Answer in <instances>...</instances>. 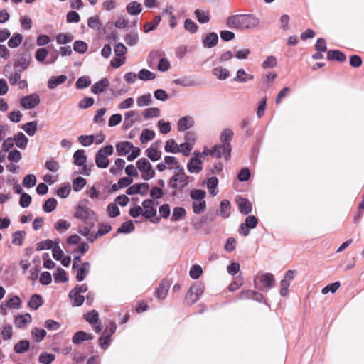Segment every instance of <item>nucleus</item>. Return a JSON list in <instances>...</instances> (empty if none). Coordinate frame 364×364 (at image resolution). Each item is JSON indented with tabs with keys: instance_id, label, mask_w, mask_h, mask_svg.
<instances>
[{
	"instance_id": "f257e3e1",
	"label": "nucleus",
	"mask_w": 364,
	"mask_h": 364,
	"mask_svg": "<svg viewBox=\"0 0 364 364\" xmlns=\"http://www.w3.org/2000/svg\"><path fill=\"white\" fill-rule=\"evenodd\" d=\"M74 217L83 222V225L78 226V232L85 237H87L95 226L97 220V216L95 213L85 205H79L76 208Z\"/></svg>"
},
{
	"instance_id": "f03ea898",
	"label": "nucleus",
	"mask_w": 364,
	"mask_h": 364,
	"mask_svg": "<svg viewBox=\"0 0 364 364\" xmlns=\"http://www.w3.org/2000/svg\"><path fill=\"white\" fill-rule=\"evenodd\" d=\"M259 19L253 14H235L226 20L227 26L232 29L249 30L258 26Z\"/></svg>"
},
{
	"instance_id": "7ed1b4c3",
	"label": "nucleus",
	"mask_w": 364,
	"mask_h": 364,
	"mask_svg": "<svg viewBox=\"0 0 364 364\" xmlns=\"http://www.w3.org/2000/svg\"><path fill=\"white\" fill-rule=\"evenodd\" d=\"M158 202H155L153 199H146L142 202V215L146 218L151 220L153 223H158L161 218L156 217L157 213L156 205Z\"/></svg>"
},
{
	"instance_id": "20e7f679",
	"label": "nucleus",
	"mask_w": 364,
	"mask_h": 364,
	"mask_svg": "<svg viewBox=\"0 0 364 364\" xmlns=\"http://www.w3.org/2000/svg\"><path fill=\"white\" fill-rule=\"evenodd\" d=\"M114 152L112 145H107L100 149L95 154V164L100 168H106L109 164L108 156H111Z\"/></svg>"
},
{
	"instance_id": "39448f33",
	"label": "nucleus",
	"mask_w": 364,
	"mask_h": 364,
	"mask_svg": "<svg viewBox=\"0 0 364 364\" xmlns=\"http://www.w3.org/2000/svg\"><path fill=\"white\" fill-rule=\"evenodd\" d=\"M194 157H192L187 164V169L191 173H198L203 170L202 160L208 156L205 151L203 152H195Z\"/></svg>"
},
{
	"instance_id": "423d86ee",
	"label": "nucleus",
	"mask_w": 364,
	"mask_h": 364,
	"mask_svg": "<svg viewBox=\"0 0 364 364\" xmlns=\"http://www.w3.org/2000/svg\"><path fill=\"white\" fill-rule=\"evenodd\" d=\"M203 291L204 285L198 282L195 283L190 287L189 290L186 293L185 296L186 301L190 305L194 304L198 300Z\"/></svg>"
},
{
	"instance_id": "0eeeda50",
	"label": "nucleus",
	"mask_w": 364,
	"mask_h": 364,
	"mask_svg": "<svg viewBox=\"0 0 364 364\" xmlns=\"http://www.w3.org/2000/svg\"><path fill=\"white\" fill-rule=\"evenodd\" d=\"M138 169L141 172L144 180L148 181L155 176V171L152 168L150 162L146 158H141L136 162Z\"/></svg>"
},
{
	"instance_id": "6e6552de",
	"label": "nucleus",
	"mask_w": 364,
	"mask_h": 364,
	"mask_svg": "<svg viewBox=\"0 0 364 364\" xmlns=\"http://www.w3.org/2000/svg\"><path fill=\"white\" fill-rule=\"evenodd\" d=\"M227 149L224 145L216 144L210 150L205 149L204 151L212 157L218 159L223 156L225 159L228 161L230 159L232 150L229 149L228 151Z\"/></svg>"
},
{
	"instance_id": "1a4fd4ad",
	"label": "nucleus",
	"mask_w": 364,
	"mask_h": 364,
	"mask_svg": "<svg viewBox=\"0 0 364 364\" xmlns=\"http://www.w3.org/2000/svg\"><path fill=\"white\" fill-rule=\"evenodd\" d=\"M258 224V219L254 215H249L245 223H241L238 230L240 235L246 237L250 234V229L255 228Z\"/></svg>"
},
{
	"instance_id": "9d476101",
	"label": "nucleus",
	"mask_w": 364,
	"mask_h": 364,
	"mask_svg": "<svg viewBox=\"0 0 364 364\" xmlns=\"http://www.w3.org/2000/svg\"><path fill=\"white\" fill-rule=\"evenodd\" d=\"M189 183V177L186 175L173 174L168 181V186L171 188H184Z\"/></svg>"
},
{
	"instance_id": "9b49d317",
	"label": "nucleus",
	"mask_w": 364,
	"mask_h": 364,
	"mask_svg": "<svg viewBox=\"0 0 364 364\" xmlns=\"http://www.w3.org/2000/svg\"><path fill=\"white\" fill-rule=\"evenodd\" d=\"M40 103V97L36 94H31L21 98V105L25 109H31Z\"/></svg>"
},
{
	"instance_id": "f8f14e48",
	"label": "nucleus",
	"mask_w": 364,
	"mask_h": 364,
	"mask_svg": "<svg viewBox=\"0 0 364 364\" xmlns=\"http://www.w3.org/2000/svg\"><path fill=\"white\" fill-rule=\"evenodd\" d=\"M111 230H112V227L109 224L100 223L98 231L96 233H95V232H92V230H91L90 232V234L86 237L87 240L90 242H93L98 237L107 234Z\"/></svg>"
},
{
	"instance_id": "ddd939ff",
	"label": "nucleus",
	"mask_w": 364,
	"mask_h": 364,
	"mask_svg": "<svg viewBox=\"0 0 364 364\" xmlns=\"http://www.w3.org/2000/svg\"><path fill=\"white\" fill-rule=\"evenodd\" d=\"M194 119L193 117L186 115L181 117L177 123V129L178 132L186 131L194 126Z\"/></svg>"
},
{
	"instance_id": "4468645a",
	"label": "nucleus",
	"mask_w": 364,
	"mask_h": 364,
	"mask_svg": "<svg viewBox=\"0 0 364 364\" xmlns=\"http://www.w3.org/2000/svg\"><path fill=\"white\" fill-rule=\"evenodd\" d=\"M218 42V36L215 32L208 33L202 41L205 48H212L215 47Z\"/></svg>"
},
{
	"instance_id": "2eb2a0df",
	"label": "nucleus",
	"mask_w": 364,
	"mask_h": 364,
	"mask_svg": "<svg viewBox=\"0 0 364 364\" xmlns=\"http://www.w3.org/2000/svg\"><path fill=\"white\" fill-rule=\"evenodd\" d=\"M232 136L233 132L230 129H225L220 136V144L227 147L228 151L229 149L232 150L230 141H232Z\"/></svg>"
},
{
	"instance_id": "dca6fc26",
	"label": "nucleus",
	"mask_w": 364,
	"mask_h": 364,
	"mask_svg": "<svg viewBox=\"0 0 364 364\" xmlns=\"http://www.w3.org/2000/svg\"><path fill=\"white\" fill-rule=\"evenodd\" d=\"M240 212L243 215H248L252 210V205L250 201L245 198H240L237 200Z\"/></svg>"
},
{
	"instance_id": "f3484780",
	"label": "nucleus",
	"mask_w": 364,
	"mask_h": 364,
	"mask_svg": "<svg viewBox=\"0 0 364 364\" xmlns=\"http://www.w3.org/2000/svg\"><path fill=\"white\" fill-rule=\"evenodd\" d=\"M109 82L107 78H102L98 82L93 84L91 87V91L95 95H99L103 92L109 86Z\"/></svg>"
},
{
	"instance_id": "a211bd4d",
	"label": "nucleus",
	"mask_w": 364,
	"mask_h": 364,
	"mask_svg": "<svg viewBox=\"0 0 364 364\" xmlns=\"http://www.w3.org/2000/svg\"><path fill=\"white\" fill-rule=\"evenodd\" d=\"M75 269L77 270L76 279L78 282H82L89 274L90 270V264L88 262H86L82 263L81 266L80 265L79 267Z\"/></svg>"
},
{
	"instance_id": "6ab92c4d",
	"label": "nucleus",
	"mask_w": 364,
	"mask_h": 364,
	"mask_svg": "<svg viewBox=\"0 0 364 364\" xmlns=\"http://www.w3.org/2000/svg\"><path fill=\"white\" fill-rule=\"evenodd\" d=\"M254 79V75L247 73L243 68H240L237 71L233 80L240 83H246L247 82Z\"/></svg>"
},
{
	"instance_id": "aec40b11",
	"label": "nucleus",
	"mask_w": 364,
	"mask_h": 364,
	"mask_svg": "<svg viewBox=\"0 0 364 364\" xmlns=\"http://www.w3.org/2000/svg\"><path fill=\"white\" fill-rule=\"evenodd\" d=\"M67 80L65 75L53 76L48 81V87L50 90L55 89L57 86L63 84Z\"/></svg>"
},
{
	"instance_id": "412c9836",
	"label": "nucleus",
	"mask_w": 364,
	"mask_h": 364,
	"mask_svg": "<svg viewBox=\"0 0 364 364\" xmlns=\"http://www.w3.org/2000/svg\"><path fill=\"white\" fill-rule=\"evenodd\" d=\"M87 161V156L85 154V150L78 149L73 154V163L75 166H81L85 165Z\"/></svg>"
},
{
	"instance_id": "4be33fe9",
	"label": "nucleus",
	"mask_w": 364,
	"mask_h": 364,
	"mask_svg": "<svg viewBox=\"0 0 364 364\" xmlns=\"http://www.w3.org/2000/svg\"><path fill=\"white\" fill-rule=\"evenodd\" d=\"M92 335L89 334L83 331H80L73 335L72 341L75 344H80L82 341L92 340Z\"/></svg>"
},
{
	"instance_id": "5701e85b",
	"label": "nucleus",
	"mask_w": 364,
	"mask_h": 364,
	"mask_svg": "<svg viewBox=\"0 0 364 364\" xmlns=\"http://www.w3.org/2000/svg\"><path fill=\"white\" fill-rule=\"evenodd\" d=\"M134 149L133 144L129 141H123L116 145V150L119 155L124 156L127 154Z\"/></svg>"
},
{
	"instance_id": "b1692460",
	"label": "nucleus",
	"mask_w": 364,
	"mask_h": 364,
	"mask_svg": "<svg viewBox=\"0 0 364 364\" xmlns=\"http://www.w3.org/2000/svg\"><path fill=\"white\" fill-rule=\"evenodd\" d=\"M31 322V316L29 314L18 315L14 318V323L19 328H23L27 323Z\"/></svg>"
},
{
	"instance_id": "393cba45",
	"label": "nucleus",
	"mask_w": 364,
	"mask_h": 364,
	"mask_svg": "<svg viewBox=\"0 0 364 364\" xmlns=\"http://www.w3.org/2000/svg\"><path fill=\"white\" fill-rule=\"evenodd\" d=\"M328 60H336L340 63L346 61V55L338 50H329L327 54Z\"/></svg>"
},
{
	"instance_id": "a878e982",
	"label": "nucleus",
	"mask_w": 364,
	"mask_h": 364,
	"mask_svg": "<svg viewBox=\"0 0 364 364\" xmlns=\"http://www.w3.org/2000/svg\"><path fill=\"white\" fill-rule=\"evenodd\" d=\"M169 289V283L166 281H161L159 284V287L156 289V296L159 299H164L166 298L167 293Z\"/></svg>"
},
{
	"instance_id": "bb28decb",
	"label": "nucleus",
	"mask_w": 364,
	"mask_h": 364,
	"mask_svg": "<svg viewBox=\"0 0 364 364\" xmlns=\"http://www.w3.org/2000/svg\"><path fill=\"white\" fill-rule=\"evenodd\" d=\"M13 139L18 148L21 149L26 148L28 139L23 132H18L14 136Z\"/></svg>"
},
{
	"instance_id": "cd10ccee",
	"label": "nucleus",
	"mask_w": 364,
	"mask_h": 364,
	"mask_svg": "<svg viewBox=\"0 0 364 364\" xmlns=\"http://www.w3.org/2000/svg\"><path fill=\"white\" fill-rule=\"evenodd\" d=\"M260 282L264 285V287L270 289L274 286V277L271 273L263 274L260 277Z\"/></svg>"
},
{
	"instance_id": "c85d7f7f",
	"label": "nucleus",
	"mask_w": 364,
	"mask_h": 364,
	"mask_svg": "<svg viewBox=\"0 0 364 364\" xmlns=\"http://www.w3.org/2000/svg\"><path fill=\"white\" fill-rule=\"evenodd\" d=\"M213 75L219 80H225L230 75V72L228 69L223 67H216L212 70Z\"/></svg>"
},
{
	"instance_id": "c756f323",
	"label": "nucleus",
	"mask_w": 364,
	"mask_h": 364,
	"mask_svg": "<svg viewBox=\"0 0 364 364\" xmlns=\"http://www.w3.org/2000/svg\"><path fill=\"white\" fill-rule=\"evenodd\" d=\"M194 14L197 20L200 23H208L210 19V16L208 11L196 9Z\"/></svg>"
},
{
	"instance_id": "7c9ffc66",
	"label": "nucleus",
	"mask_w": 364,
	"mask_h": 364,
	"mask_svg": "<svg viewBox=\"0 0 364 364\" xmlns=\"http://www.w3.org/2000/svg\"><path fill=\"white\" fill-rule=\"evenodd\" d=\"M175 85L183 87H193L198 85L195 80H191L187 77L176 79L173 81Z\"/></svg>"
},
{
	"instance_id": "2f4dec72",
	"label": "nucleus",
	"mask_w": 364,
	"mask_h": 364,
	"mask_svg": "<svg viewBox=\"0 0 364 364\" xmlns=\"http://www.w3.org/2000/svg\"><path fill=\"white\" fill-rule=\"evenodd\" d=\"M31 57L28 55H23L19 56L14 63L15 67H21L22 70H26L30 64Z\"/></svg>"
},
{
	"instance_id": "473e14b6",
	"label": "nucleus",
	"mask_w": 364,
	"mask_h": 364,
	"mask_svg": "<svg viewBox=\"0 0 364 364\" xmlns=\"http://www.w3.org/2000/svg\"><path fill=\"white\" fill-rule=\"evenodd\" d=\"M30 343L27 340H21L14 345V350L17 353H23L29 349Z\"/></svg>"
},
{
	"instance_id": "72a5a7b5",
	"label": "nucleus",
	"mask_w": 364,
	"mask_h": 364,
	"mask_svg": "<svg viewBox=\"0 0 364 364\" xmlns=\"http://www.w3.org/2000/svg\"><path fill=\"white\" fill-rule=\"evenodd\" d=\"M230 203L228 200H223L220 204V215L227 218L230 216Z\"/></svg>"
},
{
	"instance_id": "f704fd0d",
	"label": "nucleus",
	"mask_w": 364,
	"mask_h": 364,
	"mask_svg": "<svg viewBox=\"0 0 364 364\" xmlns=\"http://www.w3.org/2000/svg\"><path fill=\"white\" fill-rule=\"evenodd\" d=\"M54 280L56 283L60 282H66L68 280V278L67 277L66 272L62 269L58 267L55 272L53 274Z\"/></svg>"
},
{
	"instance_id": "c9c22d12",
	"label": "nucleus",
	"mask_w": 364,
	"mask_h": 364,
	"mask_svg": "<svg viewBox=\"0 0 364 364\" xmlns=\"http://www.w3.org/2000/svg\"><path fill=\"white\" fill-rule=\"evenodd\" d=\"M141 10V5L136 1H132L127 6V11L130 15H137Z\"/></svg>"
},
{
	"instance_id": "e433bc0d",
	"label": "nucleus",
	"mask_w": 364,
	"mask_h": 364,
	"mask_svg": "<svg viewBox=\"0 0 364 364\" xmlns=\"http://www.w3.org/2000/svg\"><path fill=\"white\" fill-rule=\"evenodd\" d=\"M43 304V299L41 295L33 294L28 302L30 308L36 310Z\"/></svg>"
},
{
	"instance_id": "4c0bfd02",
	"label": "nucleus",
	"mask_w": 364,
	"mask_h": 364,
	"mask_svg": "<svg viewBox=\"0 0 364 364\" xmlns=\"http://www.w3.org/2000/svg\"><path fill=\"white\" fill-rule=\"evenodd\" d=\"M155 137V132L153 130L144 129L142 130L140 141L142 144H146L148 141L152 140Z\"/></svg>"
},
{
	"instance_id": "58836bf2",
	"label": "nucleus",
	"mask_w": 364,
	"mask_h": 364,
	"mask_svg": "<svg viewBox=\"0 0 364 364\" xmlns=\"http://www.w3.org/2000/svg\"><path fill=\"white\" fill-rule=\"evenodd\" d=\"M37 122L32 121L23 124L21 128L23 129L29 136H33L37 130Z\"/></svg>"
},
{
	"instance_id": "ea45409f",
	"label": "nucleus",
	"mask_w": 364,
	"mask_h": 364,
	"mask_svg": "<svg viewBox=\"0 0 364 364\" xmlns=\"http://www.w3.org/2000/svg\"><path fill=\"white\" fill-rule=\"evenodd\" d=\"M134 230V225L132 223V221L129 220V221H126V222H124L120 228H119L117 229V233H130L132 232H133Z\"/></svg>"
},
{
	"instance_id": "a19ab883",
	"label": "nucleus",
	"mask_w": 364,
	"mask_h": 364,
	"mask_svg": "<svg viewBox=\"0 0 364 364\" xmlns=\"http://www.w3.org/2000/svg\"><path fill=\"white\" fill-rule=\"evenodd\" d=\"M164 150L166 152L176 154L179 152V146H178L174 139H169L166 143Z\"/></svg>"
},
{
	"instance_id": "79ce46f5",
	"label": "nucleus",
	"mask_w": 364,
	"mask_h": 364,
	"mask_svg": "<svg viewBox=\"0 0 364 364\" xmlns=\"http://www.w3.org/2000/svg\"><path fill=\"white\" fill-rule=\"evenodd\" d=\"M138 77L141 80L146 81L155 79L156 75L149 70L143 68L139 72Z\"/></svg>"
},
{
	"instance_id": "37998d69",
	"label": "nucleus",
	"mask_w": 364,
	"mask_h": 364,
	"mask_svg": "<svg viewBox=\"0 0 364 364\" xmlns=\"http://www.w3.org/2000/svg\"><path fill=\"white\" fill-rule=\"evenodd\" d=\"M23 36L20 33H15L8 41L9 47L11 48H17L22 42Z\"/></svg>"
},
{
	"instance_id": "c03bdc74",
	"label": "nucleus",
	"mask_w": 364,
	"mask_h": 364,
	"mask_svg": "<svg viewBox=\"0 0 364 364\" xmlns=\"http://www.w3.org/2000/svg\"><path fill=\"white\" fill-rule=\"evenodd\" d=\"M206 202L204 200H195L193 203V210L196 214H200L205 211Z\"/></svg>"
},
{
	"instance_id": "a18cd8bd",
	"label": "nucleus",
	"mask_w": 364,
	"mask_h": 364,
	"mask_svg": "<svg viewBox=\"0 0 364 364\" xmlns=\"http://www.w3.org/2000/svg\"><path fill=\"white\" fill-rule=\"evenodd\" d=\"M57 200L54 198H48L47 200H46L43 208V210L46 213H50L53 211L57 206Z\"/></svg>"
},
{
	"instance_id": "49530a36",
	"label": "nucleus",
	"mask_w": 364,
	"mask_h": 364,
	"mask_svg": "<svg viewBox=\"0 0 364 364\" xmlns=\"http://www.w3.org/2000/svg\"><path fill=\"white\" fill-rule=\"evenodd\" d=\"M91 84V80L89 76H82L77 79L75 86L77 89H84L89 87Z\"/></svg>"
},
{
	"instance_id": "de8ad7c7",
	"label": "nucleus",
	"mask_w": 364,
	"mask_h": 364,
	"mask_svg": "<svg viewBox=\"0 0 364 364\" xmlns=\"http://www.w3.org/2000/svg\"><path fill=\"white\" fill-rule=\"evenodd\" d=\"M26 232L24 231H16L12 235V243L15 245H21L23 244Z\"/></svg>"
},
{
	"instance_id": "09e8293b",
	"label": "nucleus",
	"mask_w": 364,
	"mask_h": 364,
	"mask_svg": "<svg viewBox=\"0 0 364 364\" xmlns=\"http://www.w3.org/2000/svg\"><path fill=\"white\" fill-rule=\"evenodd\" d=\"M73 39V36L70 33H59L56 36V41L58 44H66L70 43Z\"/></svg>"
},
{
	"instance_id": "8fccbe9b",
	"label": "nucleus",
	"mask_w": 364,
	"mask_h": 364,
	"mask_svg": "<svg viewBox=\"0 0 364 364\" xmlns=\"http://www.w3.org/2000/svg\"><path fill=\"white\" fill-rule=\"evenodd\" d=\"M186 210L182 207H176L173 208L171 216L172 221H177L186 216Z\"/></svg>"
},
{
	"instance_id": "3c124183",
	"label": "nucleus",
	"mask_w": 364,
	"mask_h": 364,
	"mask_svg": "<svg viewBox=\"0 0 364 364\" xmlns=\"http://www.w3.org/2000/svg\"><path fill=\"white\" fill-rule=\"evenodd\" d=\"M143 115L145 119L157 117L160 115V109L156 107H150L144 110Z\"/></svg>"
},
{
	"instance_id": "603ef678",
	"label": "nucleus",
	"mask_w": 364,
	"mask_h": 364,
	"mask_svg": "<svg viewBox=\"0 0 364 364\" xmlns=\"http://www.w3.org/2000/svg\"><path fill=\"white\" fill-rule=\"evenodd\" d=\"M69 298L73 301L72 305L73 306H80L85 301L84 296L81 295L79 293H77L75 295L71 296V291L69 293Z\"/></svg>"
},
{
	"instance_id": "864d4df0",
	"label": "nucleus",
	"mask_w": 364,
	"mask_h": 364,
	"mask_svg": "<svg viewBox=\"0 0 364 364\" xmlns=\"http://www.w3.org/2000/svg\"><path fill=\"white\" fill-rule=\"evenodd\" d=\"M78 141L84 146H88L95 141L94 135H80L77 139Z\"/></svg>"
},
{
	"instance_id": "5fc2aeb1",
	"label": "nucleus",
	"mask_w": 364,
	"mask_h": 364,
	"mask_svg": "<svg viewBox=\"0 0 364 364\" xmlns=\"http://www.w3.org/2000/svg\"><path fill=\"white\" fill-rule=\"evenodd\" d=\"M152 102L151 94L144 95L139 97L136 103L139 107H144L151 105Z\"/></svg>"
},
{
	"instance_id": "6e6d98bb",
	"label": "nucleus",
	"mask_w": 364,
	"mask_h": 364,
	"mask_svg": "<svg viewBox=\"0 0 364 364\" xmlns=\"http://www.w3.org/2000/svg\"><path fill=\"white\" fill-rule=\"evenodd\" d=\"M87 44L82 41H76L73 43V50L79 53L83 54L87 50Z\"/></svg>"
},
{
	"instance_id": "4d7b16f0",
	"label": "nucleus",
	"mask_w": 364,
	"mask_h": 364,
	"mask_svg": "<svg viewBox=\"0 0 364 364\" xmlns=\"http://www.w3.org/2000/svg\"><path fill=\"white\" fill-rule=\"evenodd\" d=\"M36 183V177L33 174H28L26 175L22 182V184L24 187L26 188H32Z\"/></svg>"
},
{
	"instance_id": "13d9d810",
	"label": "nucleus",
	"mask_w": 364,
	"mask_h": 364,
	"mask_svg": "<svg viewBox=\"0 0 364 364\" xmlns=\"http://www.w3.org/2000/svg\"><path fill=\"white\" fill-rule=\"evenodd\" d=\"M205 196V191L201 189H194L190 193V196L194 201L204 200Z\"/></svg>"
},
{
	"instance_id": "bf43d9fd",
	"label": "nucleus",
	"mask_w": 364,
	"mask_h": 364,
	"mask_svg": "<svg viewBox=\"0 0 364 364\" xmlns=\"http://www.w3.org/2000/svg\"><path fill=\"white\" fill-rule=\"evenodd\" d=\"M86 180L82 177H77L73 180V188L75 191H80L82 190L85 186L86 185Z\"/></svg>"
},
{
	"instance_id": "052dcab7",
	"label": "nucleus",
	"mask_w": 364,
	"mask_h": 364,
	"mask_svg": "<svg viewBox=\"0 0 364 364\" xmlns=\"http://www.w3.org/2000/svg\"><path fill=\"white\" fill-rule=\"evenodd\" d=\"M7 307L11 309H18L21 306V299L18 296H14L6 302Z\"/></svg>"
},
{
	"instance_id": "680f3d73",
	"label": "nucleus",
	"mask_w": 364,
	"mask_h": 364,
	"mask_svg": "<svg viewBox=\"0 0 364 364\" xmlns=\"http://www.w3.org/2000/svg\"><path fill=\"white\" fill-rule=\"evenodd\" d=\"M146 156L153 161L159 160L161 157V152L155 149L149 148L146 150Z\"/></svg>"
},
{
	"instance_id": "e2e57ef3",
	"label": "nucleus",
	"mask_w": 364,
	"mask_h": 364,
	"mask_svg": "<svg viewBox=\"0 0 364 364\" xmlns=\"http://www.w3.org/2000/svg\"><path fill=\"white\" fill-rule=\"evenodd\" d=\"M125 165V161L122 159H117L114 162V166L110 168L109 171L112 174H117L119 171H122Z\"/></svg>"
},
{
	"instance_id": "0e129e2a",
	"label": "nucleus",
	"mask_w": 364,
	"mask_h": 364,
	"mask_svg": "<svg viewBox=\"0 0 364 364\" xmlns=\"http://www.w3.org/2000/svg\"><path fill=\"white\" fill-rule=\"evenodd\" d=\"M139 41L138 34L136 32H131L125 37V42L130 46H135Z\"/></svg>"
},
{
	"instance_id": "69168bd1",
	"label": "nucleus",
	"mask_w": 364,
	"mask_h": 364,
	"mask_svg": "<svg viewBox=\"0 0 364 364\" xmlns=\"http://www.w3.org/2000/svg\"><path fill=\"white\" fill-rule=\"evenodd\" d=\"M55 358L54 354L43 353L39 356V362L43 364H50L55 360Z\"/></svg>"
},
{
	"instance_id": "338daca9",
	"label": "nucleus",
	"mask_w": 364,
	"mask_h": 364,
	"mask_svg": "<svg viewBox=\"0 0 364 364\" xmlns=\"http://www.w3.org/2000/svg\"><path fill=\"white\" fill-rule=\"evenodd\" d=\"M203 273L202 268L200 265L194 264L190 269L189 275L192 279H198Z\"/></svg>"
},
{
	"instance_id": "774afa93",
	"label": "nucleus",
	"mask_w": 364,
	"mask_h": 364,
	"mask_svg": "<svg viewBox=\"0 0 364 364\" xmlns=\"http://www.w3.org/2000/svg\"><path fill=\"white\" fill-rule=\"evenodd\" d=\"M85 319L90 324H94L98 321V312L95 310H92L84 316Z\"/></svg>"
}]
</instances>
